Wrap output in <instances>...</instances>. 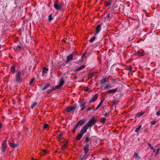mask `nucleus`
I'll list each match as a JSON object with an SVG mask.
<instances>
[{"mask_svg": "<svg viewBox=\"0 0 160 160\" xmlns=\"http://www.w3.org/2000/svg\"><path fill=\"white\" fill-rule=\"evenodd\" d=\"M15 81L18 82L22 79V73L20 71L17 70L15 76Z\"/></svg>", "mask_w": 160, "mask_h": 160, "instance_id": "obj_1", "label": "nucleus"}, {"mask_svg": "<svg viewBox=\"0 0 160 160\" xmlns=\"http://www.w3.org/2000/svg\"><path fill=\"white\" fill-rule=\"evenodd\" d=\"M7 143V140H4L2 142L1 148L2 152L3 153H4L6 152L7 148L8 146Z\"/></svg>", "mask_w": 160, "mask_h": 160, "instance_id": "obj_2", "label": "nucleus"}, {"mask_svg": "<svg viewBox=\"0 0 160 160\" xmlns=\"http://www.w3.org/2000/svg\"><path fill=\"white\" fill-rule=\"evenodd\" d=\"M97 122V121L95 119V117H92L86 124L89 127H90L92 125L94 124Z\"/></svg>", "mask_w": 160, "mask_h": 160, "instance_id": "obj_3", "label": "nucleus"}, {"mask_svg": "<svg viewBox=\"0 0 160 160\" xmlns=\"http://www.w3.org/2000/svg\"><path fill=\"white\" fill-rule=\"evenodd\" d=\"M68 139H66L63 142H61V143H63V145H62L61 147V149L62 150H64L65 149L67 148L68 147Z\"/></svg>", "mask_w": 160, "mask_h": 160, "instance_id": "obj_4", "label": "nucleus"}, {"mask_svg": "<svg viewBox=\"0 0 160 160\" xmlns=\"http://www.w3.org/2000/svg\"><path fill=\"white\" fill-rule=\"evenodd\" d=\"M62 6L63 5L62 4H58L57 2H55L54 4V8L58 10H61L62 9Z\"/></svg>", "mask_w": 160, "mask_h": 160, "instance_id": "obj_5", "label": "nucleus"}, {"mask_svg": "<svg viewBox=\"0 0 160 160\" xmlns=\"http://www.w3.org/2000/svg\"><path fill=\"white\" fill-rule=\"evenodd\" d=\"M135 55L139 56H143L145 55L144 51L142 50H139L135 52Z\"/></svg>", "mask_w": 160, "mask_h": 160, "instance_id": "obj_6", "label": "nucleus"}, {"mask_svg": "<svg viewBox=\"0 0 160 160\" xmlns=\"http://www.w3.org/2000/svg\"><path fill=\"white\" fill-rule=\"evenodd\" d=\"M98 74V72L97 70L89 73L88 76V79L89 80L91 79L95 75Z\"/></svg>", "mask_w": 160, "mask_h": 160, "instance_id": "obj_7", "label": "nucleus"}, {"mask_svg": "<svg viewBox=\"0 0 160 160\" xmlns=\"http://www.w3.org/2000/svg\"><path fill=\"white\" fill-rule=\"evenodd\" d=\"M77 107V104H76L74 105V106L72 107L68 108H66V111L68 112H69L71 111L72 110H74Z\"/></svg>", "mask_w": 160, "mask_h": 160, "instance_id": "obj_8", "label": "nucleus"}, {"mask_svg": "<svg viewBox=\"0 0 160 160\" xmlns=\"http://www.w3.org/2000/svg\"><path fill=\"white\" fill-rule=\"evenodd\" d=\"M98 94H96L93 96L91 98V99L89 100V103H91L95 102L98 99Z\"/></svg>", "mask_w": 160, "mask_h": 160, "instance_id": "obj_9", "label": "nucleus"}, {"mask_svg": "<svg viewBox=\"0 0 160 160\" xmlns=\"http://www.w3.org/2000/svg\"><path fill=\"white\" fill-rule=\"evenodd\" d=\"M88 127H89L86 124L82 127L80 131V132L83 134L84 133H85L87 132Z\"/></svg>", "mask_w": 160, "mask_h": 160, "instance_id": "obj_10", "label": "nucleus"}, {"mask_svg": "<svg viewBox=\"0 0 160 160\" xmlns=\"http://www.w3.org/2000/svg\"><path fill=\"white\" fill-rule=\"evenodd\" d=\"M73 54H70L67 57V59L66 62L68 63L71 61L73 60Z\"/></svg>", "mask_w": 160, "mask_h": 160, "instance_id": "obj_11", "label": "nucleus"}, {"mask_svg": "<svg viewBox=\"0 0 160 160\" xmlns=\"http://www.w3.org/2000/svg\"><path fill=\"white\" fill-rule=\"evenodd\" d=\"M16 65L14 64H12V66L11 67L10 71L12 74H14L16 72Z\"/></svg>", "mask_w": 160, "mask_h": 160, "instance_id": "obj_12", "label": "nucleus"}, {"mask_svg": "<svg viewBox=\"0 0 160 160\" xmlns=\"http://www.w3.org/2000/svg\"><path fill=\"white\" fill-rule=\"evenodd\" d=\"M86 102H82L81 103L79 104L80 107L81 108V111H83L86 108Z\"/></svg>", "mask_w": 160, "mask_h": 160, "instance_id": "obj_13", "label": "nucleus"}, {"mask_svg": "<svg viewBox=\"0 0 160 160\" xmlns=\"http://www.w3.org/2000/svg\"><path fill=\"white\" fill-rule=\"evenodd\" d=\"M89 145L87 144L83 148V151L84 154H88L89 152Z\"/></svg>", "mask_w": 160, "mask_h": 160, "instance_id": "obj_14", "label": "nucleus"}, {"mask_svg": "<svg viewBox=\"0 0 160 160\" xmlns=\"http://www.w3.org/2000/svg\"><path fill=\"white\" fill-rule=\"evenodd\" d=\"M48 150L46 149L42 150L40 153V155L41 156H43L47 155L48 153Z\"/></svg>", "mask_w": 160, "mask_h": 160, "instance_id": "obj_15", "label": "nucleus"}, {"mask_svg": "<svg viewBox=\"0 0 160 160\" xmlns=\"http://www.w3.org/2000/svg\"><path fill=\"white\" fill-rule=\"evenodd\" d=\"M118 90V88H117L115 89L110 90H109L107 92V93L108 94L111 93H114L117 91Z\"/></svg>", "mask_w": 160, "mask_h": 160, "instance_id": "obj_16", "label": "nucleus"}, {"mask_svg": "<svg viewBox=\"0 0 160 160\" xmlns=\"http://www.w3.org/2000/svg\"><path fill=\"white\" fill-rule=\"evenodd\" d=\"M83 134L81 133L80 132V133L79 134H78L76 136V140L77 141H78L80 139L82 138L83 135Z\"/></svg>", "mask_w": 160, "mask_h": 160, "instance_id": "obj_17", "label": "nucleus"}, {"mask_svg": "<svg viewBox=\"0 0 160 160\" xmlns=\"http://www.w3.org/2000/svg\"><path fill=\"white\" fill-rule=\"evenodd\" d=\"M101 25L98 24V25L96 28L95 29V34H97L101 30Z\"/></svg>", "mask_w": 160, "mask_h": 160, "instance_id": "obj_18", "label": "nucleus"}, {"mask_svg": "<svg viewBox=\"0 0 160 160\" xmlns=\"http://www.w3.org/2000/svg\"><path fill=\"white\" fill-rule=\"evenodd\" d=\"M51 84L50 83H46L44 87L42 89V90H44L48 88L49 87H50Z\"/></svg>", "mask_w": 160, "mask_h": 160, "instance_id": "obj_19", "label": "nucleus"}, {"mask_svg": "<svg viewBox=\"0 0 160 160\" xmlns=\"http://www.w3.org/2000/svg\"><path fill=\"white\" fill-rule=\"evenodd\" d=\"M86 52H85L83 53V54H82V56L81 57V59H80V61H83L85 59L86 60L87 59V58L86 56Z\"/></svg>", "mask_w": 160, "mask_h": 160, "instance_id": "obj_20", "label": "nucleus"}, {"mask_svg": "<svg viewBox=\"0 0 160 160\" xmlns=\"http://www.w3.org/2000/svg\"><path fill=\"white\" fill-rule=\"evenodd\" d=\"M107 78L106 77H103L102 78V79H101L100 82V83L101 85H102L105 83L107 82Z\"/></svg>", "mask_w": 160, "mask_h": 160, "instance_id": "obj_21", "label": "nucleus"}, {"mask_svg": "<svg viewBox=\"0 0 160 160\" xmlns=\"http://www.w3.org/2000/svg\"><path fill=\"white\" fill-rule=\"evenodd\" d=\"M86 67V66L85 65H83L79 67H78L77 69L75 70V72H79L82 69Z\"/></svg>", "mask_w": 160, "mask_h": 160, "instance_id": "obj_22", "label": "nucleus"}, {"mask_svg": "<svg viewBox=\"0 0 160 160\" xmlns=\"http://www.w3.org/2000/svg\"><path fill=\"white\" fill-rule=\"evenodd\" d=\"M9 146L11 148H15L18 147V144H17L13 143H9Z\"/></svg>", "mask_w": 160, "mask_h": 160, "instance_id": "obj_23", "label": "nucleus"}, {"mask_svg": "<svg viewBox=\"0 0 160 160\" xmlns=\"http://www.w3.org/2000/svg\"><path fill=\"white\" fill-rule=\"evenodd\" d=\"M111 4V2L110 1L109 2H107L105 1L104 3V5L106 7H107L108 6H110Z\"/></svg>", "mask_w": 160, "mask_h": 160, "instance_id": "obj_24", "label": "nucleus"}, {"mask_svg": "<svg viewBox=\"0 0 160 160\" xmlns=\"http://www.w3.org/2000/svg\"><path fill=\"white\" fill-rule=\"evenodd\" d=\"M63 134L62 133H60L58 135V140L59 141H60L62 138Z\"/></svg>", "mask_w": 160, "mask_h": 160, "instance_id": "obj_25", "label": "nucleus"}, {"mask_svg": "<svg viewBox=\"0 0 160 160\" xmlns=\"http://www.w3.org/2000/svg\"><path fill=\"white\" fill-rule=\"evenodd\" d=\"M85 122V120L83 119H82L79 121L77 123L78 124L80 125V126H81L83 125V123Z\"/></svg>", "mask_w": 160, "mask_h": 160, "instance_id": "obj_26", "label": "nucleus"}, {"mask_svg": "<svg viewBox=\"0 0 160 160\" xmlns=\"http://www.w3.org/2000/svg\"><path fill=\"white\" fill-rule=\"evenodd\" d=\"M103 99H102L101 101H100V103L98 104V105L97 107H96V110H98V108L102 105V103L103 102Z\"/></svg>", "mask_w": 160, "mask_h": 160, "instance_id": "obj_27", "label": "nucleus"}, {"mask_svg": "<svg viewBox=\"0 0 160 160\" xmlns=\"http://www.w3.org/2000/svg\"><path fill=\"white\" fill-rule=\"evenodd\" d=\"M65 83V81L63 78H61L60 80V82L59 84L60 85H61L62 86L63 85L64 83Z\"/></svg>", "mask_w": 160, "mask_h": 160, "instance_id": "obj_28", "label": "nucleus"}, {"mask_svg": "<svg viewBox=\"0 0 160 160\" xmlns=\"http://www.w3.org/2000/svg\"><path fill=\"white\" fill-rule=\"evenodd\" d=\"M106 120V119L105 118H102L100 119L99 122L103 124H104L105 123Z\"/></svg>", "mask_w": 160, "mask_h": 160, "instance_id": "obj_29", "label": "nucleus"}, {"mask_svg": "<svg viewBox=\"0 0 160 160\" xmlns=\"http://www.w3.org/2000/svg\"><path fill=\"white\" fill-rule=\"evenodd\" d=\"M158 121V120L156 119H154V120L151 121L150 122V124L151 125H154Z\"/></svg>", "mask_w": 160, "mask_h": 160, "instance_id": "obj_30", "label": "nucleus"}, {"mask_svg": "<svg viewBox=\"0 0 160 160\" xmlns=\"http://www.w3.org/2000/svg\"><path fill=\"white\" fill-rule=\"evenodd\" d=\"M112 87V86H111L110 84H106L105 87L104 88V89L105 90L107 89H109Z\"/></svg>", "mask_w": 160, "mask_h": 160, "instance_id": "obj_31", "label": "nucleus"}, {"mask_svg": "<svg viewBox=\"0 0 160 160\" xmlns=\"http://www.w3.org/2000/svg\"><path fill=\"white\" fill-rule=\"evenodd\" d=\"M79 125L78 124V123L73 128V129L72 130V132L73 133H74L76 130V129L78 128V127L79 126Z\"/></svg>", "mask_w": 160, "mask_h": 160, "instance_id": "obj_32", "label": "nucleus"}, {"mask_svg": "<svg viewBox=\"0 0 160 160\" xmlns=\"http://www.w3.org/2000/svg\"><path fill=\"white\" fill-rule=\"evenodd\" d=\"M132 68L130 65L127 66L126 67V69L128 71H132Z\"/></svg>", "mask_w": 160, "mask_h": 160, "instance_id": "obj_33", "label": "nucleus"}, {"mask_svg": "<svg viewBox=\"0 0 160 160\" xmlns=\"http://www.w3.org/2000/svg\"><path fill=\"white\" fill-rule=\"evenodd\" d=\"M53 19V18L52 16V14H51L48 16V21H51Z\"/></svg>", "mask_w": 160, "mask_h": 160, "instance_id": "obj_34", "label": "nucleus"}, {"mask_svg": "<svg viewBox=\"0 0 160 160\" xmlns=\"http://www.w3.org/2000/svg\"><path fill=\"white\" fill-rule=\"evenodd\" d=\"M89 155V154H84V155L82 157V158L83 159V160H85L86 159L88 158V156Z\"/></svg>", "mask_w": 160, "mask_h": 160, "instance_id": "obj_35", "label": "nucleus"}, {"mask_svg": "<svg viewBox=\"0 0 160 160\" xmlns=\"http://www.w3.org/2000/svg\"><path fill=\"white\" fill-rule=\"evenodd\" d=\"M48 69L46 67H44L42 69V72L43 73H46L48 71Z\"/></svg>", "mask_w": 160, "mask_h": 160, "instance_id": "obj_36", "label": "nucleus"}, {"mask_svg": "<svg viewBox=\"0 0 160 160\" xmlns=\"http://www.w3.org/2000/svg\"><path fill=\"white\" fill-rule=\"evenodd\" d=\"M85 142L86 143H88L90 141V138H89L88 136H87L85 137Z\"/></svg>", "mask_w": 160, "mask_h": 160, "instance_id": "obj_37", "label": "nucleus"}, {"mask_svg": "<svg viewBox=\"0 0 160 160\" xmlns=\"http://www.w3.org/2000/svg\"><path fill=\"white\" fill-rule=\"evenodd\" d=\"M160 150L159 148H158L156 151L155 152V156L156 157L159 154V151Z\"/></svg>", "mask_w": 160, "mask_h": 160, "instance_id": "obj_38", "label": "nucleus"}, {"mask_svg": "<svg viewBox=\"0 0 160 160\" xmlns=\"http://www.w3.org/2000/svg\"><path fill=\"white\" fill-rule=\"evenodd\" d=\"M148 145V146L150 148V149L151 150L153 149V148L154 147L150 143L148 142L147 143Z\"/></svg>", "mask_w": 160, "mask_h": 160, "instance_id": "obj_39", "label": "nucleus"}, {"mask_svg": "<svg viewBox=\"0 0 160 160\" xmlns=\"http://www.w3.org/2000/svg\"><path fill=\"white\" fill-rule=\"evenodd\" d=\"M141 127L142 125H140L138 127L136 128L135 130V132H138L140 130Z\"/></svg>", "mask_w": 160, "mask_h": 160, "instance_id": "obj_40", "label": "nucleus"}, {"mask_svg": "<svg viewBox=\"0 0 160 160\" xmlns=\"http://www.w3.org/2000/svg\"><path fill=\"white\" fill-rule=\"evenodd\" d=\"M38 104V103L36 102H34L31 105V108H34V107L36 105H37Z\"/></svg>", "mask_w": 160, "mask_h": 160, "instance_id": "obj_41", "label": "nucleus"}, {"mask_svg": "<svg viewBox=\"0 0 160 160\" xmlns=\"http://www.w3.org/2000/svg\"><path fill=\"white\" fill-rule=\"evenodd\" d=\"M95 38L96 37L95 36H93L89 40V42L91 43L92 42L95 40Z\"/></svg>", "mask_w": 160, "mask_h": 160, "instance_id": "obj_42", "label": "nucleus"}, {"mask_svg": "<svg viewBox=\"0 0 160 160\" xmlns=\"http://www.w3.org/2000/svg\"><path fill=\"white\" fill-rule=\"evenodd\" d=\"M17 50L20 51L21 50L22 48L20 45H17L16 48Z\"/></svg>", "mask_w": 160, "mask_h": 160, "instance_id": "obj_43", "label": "nucleus"}, {"mask_svg": "<svg viewBox=\"0 0 160 160\" xmlns=\"http://www.w3.org/2000/svg\"><path fill=\"white\" fill-rule=\"evenodd\" d=\"M133 157H134L135 159H137L139 157L138 153L137 152H135L133 156Z\"/></svg>", "mask_w": 160, "mask_h": 160, "instance_id": "obj_44", "label": "nucleus"}, {"mask_svg": "<svg viewBox=\"0 0 160 160\" xmlns=\"http://www.w3.org/2000/svg\"><path fill=\"white\" fill-rule=\"evenodd\" d=\"M143 113H144L143 112H139L137 114V115L138 117H139L142 116Z\"/></svg>", "mask_w": 160, "mask_h": 160, "instance_id": "obj_45", "label": "nucleus"}, {"mask_svg": "<svg viewBox=\"0 0 160 160\" xmlns=\"http://www.w3.org/2000/svg\"><path fill=\"white\" fill-rule=\"evenodd\" d=\"M112 17V15H111L110 16V13H108L107 14L106 18L108 19H109L110 18H111Z\"/></svg>", "mask_w": 160, "mask_h": 160, "instance_id": "obj_46", "label": "nucleus"}, {"mask_svg": "<svg viewBox=\"0 0 160 160\" xmlns=\"http://www.w3.org/2000/svg\"><path fill=\"white\" fill-rule=\"evenodd\" d=\"M49 127V125L47 124H44L43 126V128L44 129H46L48 127Z\"/></svg>", "mask_w": 160, "mask_h": 160, "instance_id": "obj_47", "label": "nucleus"}, {"mask_svg": "<svg viewBox=\"0 0 160 160\" xmlns=\"http://www.w3.org/2000/svg\"><path fill=\"white\" fill-rule=\"evenodd\" d=\"M35 80V79L34 78H33L32 79H31L30 82V83H29V85H31L32 83V82H34V81Z\"/></svg>", "mask_w": 160, "mask_h": 160, "instance_id": "obj_48", "label": "nucleus"}, {"mask_svg": "<svg viewBox=\"0 0 160 160\" xmlns=\"http://www.w3.org/2000/svg\"><path fill=\"white\" fill-rule=\"evenodd\" d=\"M52 90H51V89H49L47 91V93L48 94H49L50 93L52 92Z\"/></svg>", "mask_w": 160, "mask_h": 160, "instance_id": "obj_49", "label": "nucleus"}, {"mask_svg": "<svg viewBox=\"0 0 160 160\" xmlns=\"http://www.w3.org/2000/svg\"><path fill=\"white\" fill-rule=\"evenodd\" d=\"M61 86H62L61 85H60V84H59V85L56 86L55 87H56V88L59 89L61 88Z\"/></svg>", "mask_w": 160, "mask_h": 160, "instance_id": "obj_50", "label": "nucleus"}, {"mask_svg": "<svg viewBox=\"0 0 160 160\" xmlns=\"http://www.w3.org/2000/svg\"><path fill=\"white\" fill-rule=\"evenodd\" d=\"M156 114L158 116H159L160 115V110H158V111L157 112Z\"/></svg>", "mask_w": 160, "mask_h": 160, "instance_id": "obj_51", "label": "nucleus"}, {"mask_svg": "<svg viewBox=\"0 0 160 160\" xmlns=\"http://www.w3.org/2000/svg\"><path fill=\"white\" fill-rule=\"evenodd\" d=\"M92 110V108L91 107L88 108L87 109V110L88 111H90L91 110Z\"/></svg>", "mask_w": 160, "mask_h": 160, "instance_id": "obj_52", "label": "nucleus"}, {"mask_svg": "<svg viewBox=\"0 0 160 160\" xmlns=\"http://www.w3.org/2000/svg\"><path fill=\"white\" fill-rule=\"evenodd\" d=\"M21 101V99L18 97V103H20Z\"/></svg>", "mask_w": 160, "mask_h": 160, "instance_id": "obj_53", "label": "nucleus"}, {"mask_svg": "<svg viewBox=\"0 0 160 160\" xmlns=\"http://www.w3.org/2000/svg\"><path fill=\"white\" fill-rule=\"evenodd\" d=\"M89 88L87 87L86 89L84 90L85 91H89Z\"/></svg>", "mask_w": 160, "mask_h": 160, "instance_id": "obj_54", "label": "nucleus"}, {"mask_svg": "<svg viewBox=\"0 0 160 160\" xmlns=\"http://www.w3.org/2000/svg\"><path fill=\"white\" fill-rule=\"evenodd\" d=\"M2 128V124L0 122V129Z\"/></svg>", "mask_w": 160, "mask_h": 160, "instance_id": "obj_55", "label": "nucleus"}, {"mask_svg": "<svg viewBox=\"0 0 160 160\" xmlns=\"http://www.w3.org/2000/svg\"><path fill=\"white\" fill-rule=\"evenodd\" d=\"M56 89V88L55 87H53L51 88L52 91L55 90Z\"/></svg>", "mask_w": 160, "mask_h": 160, "instance_id": "obj_56", "label": "nucleus"}, {"mask_svg": "<svg viewBox=\"0 0 160 160\" xmlns=\"http://www.w3.org/2000/svg\"><path fill=\"white\" fill-rule=\"evenodd\" d=\"M108 113H106L104 114V116L106 117H107V116L108 115Z\"/></svg>", "mask_w": 160, "mask_h": 160, "instance_id": "obj_57", "label": "nucleus"}, {"mask_svg": "<svg viewBox=\"0 0 160 160\" xmlns=\"http://www.w3.org/2000/svg\"><path fill=\"white\" fill-rule=\"evenodd\" d=\"M91 107L92 108V110H94V108L95 107V106L94 105H93L92 107Z\"/></svg>", "mask_w": 160, "mask_h": 160, "instance_id": "obj_58", "label": "nucleus"}, {"mask_svg": "<svg viewBox=\"0 0 160 160\" xmlns=\"http://www.w3.org/2000/svg\"><path fill=\"white\" fill-rule=\"evenodd\" d=\"M31 159H32V160H38L37 159H34V158L33 157Z\"/></svg>", "mask_w": 160, "mask_h": 160, "instance_id": "obj_59", "label": "nucleus"}, {"mask_svg": "<svg viewBox=\"0 0 160 160\" xmlns=\"http://www.w3.org/2000/svg\"><path fill=\"white\" fill-rule=\"evenodd\" d=\"M153 149H152V150H153V152H154L155 151V149L154 148H153Z\"/></svg>", "mask_w": 160, "mask_h": 160, "instance_id": "obj_60", "label": "nucleus"}, {"mask_svg": "<svg viewBox=\"0 0 160 160\" xmlns=\"http://www.w3.org/2000/svg\"><path fill=\"white\" fill-rule=\"evenodd\" d=\"M79 160H83V158H81Z\"/></svg>", "mask_w": 160, "mask_h": 160, "instance_id": "obj_61", "label": "nucleus"}, {"mask_svg": "<svg viewBox=\"0 0 160 160\" xmlns=\"http://www.w3.org/2000/svg\"><path fill=\"white\" fill-rule=\"evenodd\" d=\"M1 48V45H0V49Z\"/></svg>", "mask_w": 160, "mask_h": 160, "instance_id": "obj_62", "label": "nucleus"}, {"mask_svg": "<svg viewBox=\"0 0 160 160\" xmlns=\"http://www.w3.org/2000/svg\"><path fill=\"white\" fill-rule=\"evenodd\" d=\"M11 58H12V57H11Z\"/></svg>", "mask_w": 160, "mask_h": 160, "instance_id": "obj_63", "label": "nucleus"}]
</instances>
